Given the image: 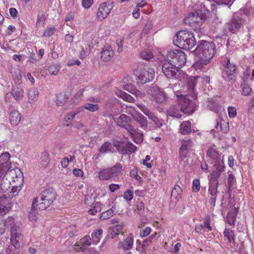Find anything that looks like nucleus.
Listing matches in <instances>:
<instances>
[{
    "label": "nucleus",
    "mask_w": 254,
    "mask_h": 254,
    "mask_svg": "<svg viewBox=\"0 0 254 254\" xmlns=\"http://www.w3.org/2000/svg\"><path fill=\"white\" fill-rule=\"evenodd\" d=\"M10 154L6 152L0 155V189L3 193L8 191L13 197L19 192L23 185V176L17 168L10 169Z\"/></svg>",
    "instance_id": "f257e3e1"
},
{
    "label": "nucleus",
    "mask_w": 254,
    "mask_h": 254,
    "mask_svg": "<svg viewBox=\"0 0 254 254\" xmlns=\"http://www.w3.org/2000/svg\"><path fill=\"white\" fill-rule=\"evenodd\" d=\"M56 192L53 189L49 188L42 191L32 201V208L44 210L48 208L54 201Z\"/></svg>",
    "instance_id": "f03ea898"
},
{
    "label": "nucleus",
    "mask_w": 254,
    "mask_h": 254,
    "mask_svg": "<svg viewBox=\"0 0 254 254\" xmlns=\"http://www.w3.org/2000/svg\"><path fill=\"white\" fill-rule=\"evenodd\" d=\"M175 44L181 49L189 50L196 44L193 33L191 31H180L174 39Z\"/></svg>",
    "instance_id": "7ed1b4c3"
},
{
    "label": "nucleus",
    "mask_w": 254,
    "mask_h": 254,
    "mask_svg": "<svg viewBox=\"0 0 254 254\" xmlns=\"http://www.w3.org/2000/svg\"><path fill=\"white\" fill-rule=\"evenodd\" d=\"M209 11L205 9H199L193 12H190L184 18L186 24L190 26L195 30L203 24L204 20L208 16Z\"/></svg>",
    "instance_id": "20e7f679"
},
{
    "label": "nucleus",
    "mask_w": 254,
    "mask_h": 254,
    "mask_svg": "<svg viewBox=\"0 0 254 254\" xmlns=\"http://www.w3.org/2000/svg\"><path fill=\"white\" fill-rule=\"evenodd\" d=\"M215 44L212 42L201 41L194 51L198 57H202L211 61L215 54Z\"/></svg>",
    "instance_id": "39448f33"
},
{
    "label": "nucleus",
    "mask_w": 254,
    "mask_h": 254,
    "mask_svg": "<svg viewBox=\"0 0 254 254\" xmlns=\"http://www.w3.org/2000/svg\"><path fill=\"white\" fill-rule=\"evenodd\" d=\"M134 74L136 76L137 82L143 84L153 79L154 71L148 65L140 64L134 71Z\"/></svg>",
    "instance_id": "423d86ee"
},
{
    "label": "nucleus",
    "mask_w": 254,
    "mask_h": 254,
    "mask_svg": "<svg viewBox=\"0 0 254 254\" xmlns=\"http://www.w3.org/2000/svg\"><path fill=\"white\" fill-rule=\"evenodd\" d=\"M167 58L170 62L178 68L184 66L187 62V58L184 52L180 50H173L169 52Z\"/></svg>",
    "instance_id": "0eeeda50"
},
{
    "label": "nucleus",
    "mask_w": 254,
    "mask_h": 254,
    "mask_svg": "<svg viewBox=\"0 0 254 254\" xmlns=\"http://www.w3.org/2000/svg\"><path fill=\"white\" fill-rule=\"evenodd\" d=\"M179 106L181 112L190 115L195 111L196 105L195 102L189 99L187 96H181L179 99Z\"/></svg>",
    "instance_id": "6e6552de"
},
{
    "label": "nucleus",
    "mask_w": 254,
    "mask_h": 254,
    "mask_svg": "<svg viewBox=\"0 0 254 254\" xmlns=\"http://www.w3.org/2000/svg\"><path fill=\"white\" fill-rule=\"evenodd\" d=\"M116 125L126 129L129 134L137 132V128L131 125L130 118L125 114H122L119 117L114 119Z\"/></svg>",
    "instance_id": "1a4fd4ad"
},
{
    "label": "nucleus",
    "mask_w": 254,
    "mask_h": 254,
    "mask_svg": "<svg viewBox=\"0 0 254 254\" xmlns=\"http://www.w3.org/2000/svg\"><path fill=\"white\" fill-rule=\"evenodd\" d=\"M222 65L224 68L225 74L230 81H235L236 78L237 67L235 64L227 57L222 61Z\"/></svg>",
    "instance_id": "9d476101"
},
{
    "label": "nucleus",
    "mask_w": 254,
    "mask_h": 254,
    "mask_svg": "<svg viewBox=\"0 0 254 254\" xmlns=\"http://www.w3.org/2000/svg\"><path fill=\"white\" fill-rule=\"evenodd\" d=\"M177 66L169 62L163 64L162 69L163 73L169 79H176L179 74Z\"/></svg>",
    "instance_id": "9b49d317"
},
{
    "label": "nucleus",
    "mask_w": 254,
    "mask_h": 254,
    "mask_svg": "<svg viewBox=\"0 0 254 254\" xmlns=\"http://www.w3.org/2000/svg\"><path fill=\"white\" fill-rule=\"evenodd\" d=\"M216 146L213 144L207 150L206 157L208 161L214 166L221 165V154L214 148Z\"/></svg>",
    "instance_id": "f8f14e48"
},
{
    "label": "nucleus",
    "mask_w": 254,
    "mask_h": 254,
    "mask_svg": "<svg viewBox=\"0 0 254 254\" xmlns=\"http://www.w3.org/2000/svg\"><path fill=\"white\" fill-rule=\"evenodd\" d=\"M112 8V6L109 2H104L100 3L96 12L97 20L102 21L107 18Z\"/></svg>",
    "instance_id": "ddd939ff"
},
{
    "label": "nucleus",
    "mask_w": 254,
    "mask_h": 254,
    "mask_svg": "<svg viewBox=\"0 0 254 254\" xmlns=\"http://www.w3.org/2000/svg\"><path fill=\"white\" fill-rule=\"evenodd\" d=\"M151 99L158 103H163L166 100V95L158 86H153L149 89Z\"/></svg>",
    "instance_id": "4468645a"
},
{
    "label": "nucleus",
    "mask_w": 254,
    "mask_h": 254,
    "mask_svg": "<svg viewBox=\"0 0 254 254\" xmlns=\"http://www.w3.org/2000/svg\"><path fill=\"white\" fill-rule=\"evenodd\" d=\"M244 20L240 17L233 16L230 22L228 23L227 26L229 30L232 33H235L243 25Z\"/></svg>",
    "instance_id": "2eb2a0df"
},
{
    "label": "nucleus",
    "mask_w": 254,
    "mask_h": 254,
    "mask_svg": "<svg viewBox=\"0 0 254 254\" xmlns=\"http://www.w3.org/2000/svg\"><path fill=\"white\" fill-rule=\"evenodd\" d=\"M115 52L110 45L104 46L101 52V58L105 63L110 62L114 57Z\"/></svg>",
    "instance_id": "dca6fc26"
},
{
    "label": "nucleus",
    "mask_w": 254,
    "mask_h": 254,
    "mask_svg": "<svg viewBox=\"0 0 254 254\" xmlns=\"http://www.w3.org/2000/svg\"><path fill=\"white\" fill-rule=\"evenodd\" d=\"M12 95L14 99L18 102L24 97V90L21 88L16 87L12 89L10 93H7L5 95L4 100L5 102L9 101V97Z\"/></svg>",
    "instance_id": "f3484780"
},
{
    "label": "nucleus",
    "mask_w": 254,
    "mask_h": 254,
    "mask_svg": "<svg viewBox=\"0 0 254 254\" xmlns=\"http://www.w3.org/2000/svg\"><path fill=\"white\" fill-rule=\"evenodd\" d=\"M18 230L19 227H14L10 230V244L16 249L20 247L19 241L22 237L21 234L17 232Z\"/></svg>",
    "instance_id": "a211bd4d"
},
{
    "label": "nucleus",
    "mask_w": 254,
    "mask_h": 254,
    "mask_svg": "<svg viewBox=\"0 0 254 254\" xmlns=\"http://www.w3.org/2000/svg\"><path fill=\"white\" fill-rule=\"evenodd\" d=\"M10 196L7 198L5 194L0 197V216L5 214L10 209Z\"/></svg>",
    "instance_id": "6ab92c4d"
},
{
    "label": "nucleus",
    "mask_w": 254,
    "mask_h": 254,
    "mask_svg": "<svg viewBox=\"0 0 254 254\" xmlns=\"http://www.w3.org/2000/svg\"><path fill=\"white\" fill-rule=\"evenodd\" d=\"M199 59L195 62L192 67L196 71H204L206 70L207 66L211 61L202 57H199Z\"/></svg>",
    "instance_id": "aec40b11"
},
{
    "label": "nucleus",
    "mask_w": 254,
    "mask_h": 254,
    "mask_svg": "<svg viewBox=\"0 0 254 254\" xmlns=\"http://www.w3.org/2000/svg\"><path fill=\"white\" fill-rule=\"evenodd\" d=\"M124 250L127 251L131 250L133 245V235L131 233H129L124 240L123 242L119 244Z\"/></svg>",
    "instance_id": "412c9836"
},
{
    "label": "nucleus",
    "mask_w": 254,
    "mask_h": 254,
    "mask_svg": "<svg viewBox=\"0 0 254 254\" xmlns=\"http://www.w3.org/2000/svg\"><path fill=\"white\" fill-rule=\"evenodd\" d=\"M8 119L12 126H16L21 121V115L18 110H13L9 115Z\"/></svg>",
    "instance_id": "4be33fe9"
},
{
    "label": "nucleus",
    "mask_w": 254,
    "mask_h": 254,
    "mask_svg": "<svg viewBox=\"0 0 254 254\" xmlns=\"http://www.w3.org/2000/svg\"><path fill=\"white\" fill-rule=\"evenodd\" d=\"M123 227L124 225L122 224H116L110 227L108 229V236L113 239L120 234H123Z\"/></svg>",
    "instance_id": "5701e85b"
},
{
    "label": "nucleus",
    "mask_w": 254,
    "mask_h": 254,
    "mask_svg": "<svg viewBox=\"0 0 254 254\" xmlns=\"http://www.w3.org/2000/svg\"><path fill=\"white\" fill-rule=\"evenodd\" d=\"M132 117L141 128L145 129L147 127L148 122L141 113L136 112L132 115Z\"/></svg>",
    "instance_id": "b1692460"
},
{
    "label": "nucleus",
    "mask_w": 254,
    "mask_h": 254,
    "mask_svg": "<svg viewBox=\"0 0 254 254\" xmlns=\"http://www.w3.org/2000/svg\"><path fill=\"white\" fill-rule=\"evenodd\" d=\"M215 167V170H213L210 174V179L209 180V182L212 183H217V184H218L217 180L221 177L222 172L224 171V169L221 165H219L218 166Z\"/></svg>",
    "instance_id": "393cba45"
},
{
    "label": "nucleus",
    "mask_w": 254,
    "mask_h": 254,
    "mask_svg": "<svg viewBox=\"0 0 254 254\" xmlns=\"http://www.w3.org/2000/svg\"><path fill=\"white\" fill-rule=\"evenodd\" d=\"M192 145V141L191 139L182 140L181 141V146L179 149L180 156L181 158H185L186 156V153L184 154L183 152L190 149Z\"/></svg>",
    "instance_id": "a878e982"
},
{
    "label": "nucleus",
    "mask_w": 254,
    "mask_h": 254,
    "mask_svg": "<svg viewBox=\"0 0 254 254\" xmlns=\"http://www.w3.org/2000/svg\"><path fill=\"white\" fill-rule=\"evenodd\" d=\"M68 95L66 92H61L56 95L55 103L58 106H63L67 101Z\"/></svg>",
    "instance_id": "bb28decb"
},
{
    "label": "nucleus",
    "mask_w": 254,
    "mask_h": 254,
    "mask_svg": "<svg viewBox=\"0 0 254 254\" xmlns=\"http://www.w3.org/2000/svg\"><path fill=\"white\" fill-rule=\"evenodd\" d=\"M238 213L236 207L232 208L228 212L227 216V222L230 225H234Z\"/></svg>",
    "instance_id": "cd10ccee"
},
{
    "label": "nucleus",
    "mask_w": 254,
    "mask_h": 254,
    "mask_svg": "<svg viewBox=\"0 0 254 254\" xmlns=\"http://www.w3.org/2000/svg\"><path fill=\"white\" fill-rule=\"evenodd\" d=\"M180 127V132L183 135L189 134L191 131V123L189 121L182 122Z\"/></svg>",
    "instance_id": "c85d7f7f"
},
{
    "label": "nucleus",
    "mask_w": 254,
    "mask_h": 254,
    "mask_svg": "<svg viewBox=\"0 0 254 254\" xmlns=\"http://www.w3.org/2000/svg\"><path fill=\"white\" fill-rule=\"evenodd\" d=\"M28 97L29 103H34L36 102L39 97V91L36 88H32L28 92Z\"/></svg>",
    "instance_id": "c756f323"
},
{
    "label": "nucleus",
    "mask_w": 254,
    "mask_h": 254,
    "mask_svg": "<svg viewBox=\"0 0 254 254\" xmlns=\"http://www.w3.org/2000/svg\"><path fill=\"white\" fill-rule=\"evenodd\" d=\"M103 232L102 228H98L96 230L93 232L91 234V239L93 245H96L100 241Z\"/></svg>",
    "instance_id": "7c9ffc66"
},
{
    "label": "nucleus",
    "mask_w": 254,
    "mask_h": 254,
    "mask_svg": "<svg viewBox=\"0 0 254 254\" xmlns=\"http://www.w3.org/2000/svg\"><path fill=\"white\" fill-rule=\"evenodd\" d=\"M182 191V188L179 185H175L171 193L172 200L178 201L181 196Z\"/></svg>",
    "instance_id": "2f4dec72"
},
{
    "label": "nucleus",
    "mask_w": 254,
    "mask_h": 254,
    "mask_svg": "<svg viewBox=\"0 0 254 254\" xmlns=\"http://www.w3.org/2000/svg\"><path fill=\"white\" fill-rule=\"evenodd\" d=\"M83 111L82 108H78L73 111L70 112L66 114L64 117V121L68 123H70L74 119H75L76 116L81 112Z\"/></svg>",
    "instance_id": "473e14b6"
},
{
    "label": "nucleus",
    "mask_w": 254,
    "mask_h": 254,
    "mask_svg": "<svg viewBox=\"0 0 254 254\" xmlns=\"http://www.w3.org/2000/svg\"><path fill=\"white\" fill-rule=\"evenodd\" d=\"M84 91V88L79 89L71 98V104L74 105L78 104L83 99L84 96L83 92Z\"/></svg>",
    "instance_id": "72a5a7b5"
},
{
    "label": "nucleus",
    "mask_w": 254,
    "mask_h": 254,
    "mask_svg": "<svg viewBox=\"0 0 254 254\" xmlns=\"http://www.w3.org/2000/svg\"><path fill=\"white\" fill-rule=\"evenodd\" d=\"M98 178L101 181H107L112 178L109 168L102 170L98 173Z\"/></svg>",
    "instance_id": "f704fd0d"
},
{
    "label": "nucleus",
    "mask_w": 254,
    "mask_h": 254,
    "mask_svg": "<svg viewBox=\"0 0 254 254\" xmlns=\"http://www.w3.org/2000/svg\"><path fill=\"white\" fill-rule=\"evenodd\" d=\"M124 150L122 152L123 154H130L134 153L136 149V147L131 142H127L124 146Z\"/></svg>",
    "instance_id": "c9c22d12"
},
{
    "label": "nucleus",
    "mask_w": 254,
    "mask_h": 254,
    "mask_svg": "<svg viewBox=\"0 0 254 254\" xmlns=\"http://www.w3.org/2000/svg\"><path fill=\"white\" fill-rule=\"evenodd\" d=\"M108 168L112 177L118 176L122 171V166L120 164H117L115 166Z\"/></svg>",
    "instance_id": "e433bc0d"
},
{
    "label": "nucleus",
    "mask_w": 254,
    "mask_h": 254,
    "mask_svg": "<svg viewBox=\"0 0 254 254\" xmlns=\"http://www.w3.org/2000/svg\"><path fill=\"white\" fill-rule=\"evenodd\" d=\"M168 114L174 118L180 119L182 117V115L180 113V111L178 107L176 106H172L168 110Z\"/></svg>",
    "instance_id": "4c0bfd02"
},
{
    "label": "nucleus",
    "mask_w": 254,
    "mask_h": 254,
    "mask_svg": "<svg viewBox=\"0 0 254 254\" xmlns=\"http://www.w3.org/2000/svg\"><path fill=\"white\" fill-rule=\"evenodd\" d=\"M224 237L227 239L228 242H234V230L230 228H225L223 232Z\"/></svg>",
    "instance_id": "58836bf2"
},
{
    "label": "nucleus",
    "mask_w": 254,
    "mask_h": 254,
    "mask_svg": "<svg viewBox=\"0 0 254 254\" xmlns=\"http://www.w3.org/2000/svg\"><path fill=\"white\" fill-rule=\"evenodd\" d=\"M61 69V66L57 64H53L47 67L46 69L50 74L56 75Z\"/></svg>",
    "instance_id": "ea45409f"
},
{
    "label": "nucleus",
    "mask_w": 254,
    "mask_h": 254,
    "mask_svg": "<svg viewBox=\"0 0 254 254\" xmlns=\"http://www.w3.org/2000/svg\"><path fill=\"white\" fill-rule=\"evenodd\" d=\"M80 108H83V111L84 109H86L90 112H94L97 111L99 109V105L98 104L86 103L84 104L83 107Z\"/></svg>",
    "instance_id": "a19ab883"
},
{
    "label": "nucleus",
    "mask_w": 254,
    "mask_h": 254,
    "mask_svg": "<svg viewBox=\"0 0 254 254\" xmlns=\"http://www.w3.org/2000/svg\"><path fill=\"white\" fill-rule=\"evenodd\" d=\"M117 95L122 98L124 100L130 103H133L134 102V99L129 94L126 93L123 91H120L118 93Z\"/></svg>",
    "instance_id": "79ce46f5"
},
{
    "label": "nucleus",
    "mask_w": 254,
    "mask_h": 254,
    "mask_svg": "<svg viewBox=\"0 0 254 254\" xmlns=\"http://www.w3.org/2000/svg\"><path fill=\"white\" fill-rule=\"evenodd\" d=\"M130 134L131 135V137L135 143L138 144L142 142L143 140V133L138 132V129L137 128L136 133Z\"/></svg>",
    "instance_id": "37998d69"
},
{
    "label": "nucleus",
    "mask_w": 254,
    "mask_h": 254,
    "mask_svg": "<svg viewBox=\"0 0 254 254\" xmlns=\"http://www.w3.org/2000/svg\"><path fill=\"white\" fill-rule=\"evenodd\" d=\"M141 58L146 61H149L154 57L152 52L149 50H145L140 53Z\"/></svg>",
    "instance_id": "c03bdc74"
},
{
    "label": "nucleus",
    "mask_w": 254,
    "mask_h": 254,
    "mask_svg": "<svg viewBox=\"0 0 254 254\" xmlns=\"http://www.w3.org/2000/svg\"><path fill=\"white\" fill-rule=\"evenodd\" d=\"M218 184L209 182L208 193L212 196H216Z\"/></svg>",
    "instance_id": "a18cd8bd"
},
{
    "label": "nucleus",
    "mask_w": 254,
    "mask_h": 254,
    "mask_svg": "<svg viewBox=\"0 0 254 254\" xmlns=\"http://www.w3.org/2000/svg\"><path fill=\"white\" fill-rule=\"evenodd\" d=\"M92 242V240L89 235L85 236L80 240V243L84 247L85 250L86 249L87 247H89L91 245Z\"/></svg>",
    "instance_id": "49530a36"
},
{
    "label": "nucleus",
    "mask_w": 254,
    "mask_h": 254,
    "mask_svg": "<svg viewBox=\"0 0 254 254\" xmlns=\"http://www.w3.org/2000/svg\"><path fill=\"white\" fill-rule=\"evenodd\" d=\"M3 223L5 229L10 228L11 230L12 228L18 227L15 225L14 219L12 217H8Z\"/></svg>",
    "instance_id": "de8ad7c7"
},
{
    "label": "nucleus",
    "mask_w": 254,
    "mask_h": 254,
    "mask_svg": "<svg viewBox=\"0 0 254 254\" xmlns=\"http://www.w3.org/2000/svg\"><path fill=\"white\" fill-rule=\"evenodd\" d=\"M56 29V27L54 26L52 27H47L43 31V36L45 37L52 36L55 33Z\"/></svg>",
    "instance_id": "09e8293b"
},
{
    "label": "nucleus",
    "mask_w": 254,
    "mask_h": 254,
    "mask_svg": "<svg viewBox=\"0 0 254 254\" xmlns=\"http://www.w3.org/2000/svg\"><path fill=\"white\" fill-rule=\"evenodd\" d=\"M114 213V211L112 209H110L102 213L100 216L101 220H107L112 217Z\"/></svg>",
    "instance_id": "8fccbe9b"
},
{
    "label": "nucleus",
    "mask_w": 254,
    "mask_h": 254,
    "mask_svg": "<svg viewBox=\"0 0 254 254\" xmlns=\"http://www.w3.org/2000/svg\"><path fill=\"white\" fill-rule=\"evenodd\" d=\"M221 131L224 134H227L229 131V125L228 122L223 120H220Z\"/></svg>",
    "instance_id": "3c124183"
},
{
    "label": "nucleus",
    "mask_w": 254,
    "mask_h": 254,
    "mask_svg": "<svg viewBox=\"0 0 254 254\" xmlns=\"http://www.w3.org/2000/svg\"><path fill=\"white\" fill-rule=\"evenodd\" d=\"M139 109L146 115L149 119L151 117L153 114L144 105L142 104H137Z\"/></svg>",
    "instance_id": "603ef678"
},
{
    "label": "nucleus",
    "mask_w": 254,
    "mask_h": 254,
    "mask_svg": "<svg viewBox=\"0 0 254 254\" xmlns=\"http://www.w3.org/2000/svg\"><path fill=\"white\" fill-rule=\"evenodd\" d=\"M130 175L131 177L134 178L139 183H142V178L138 174L136 169H132L130 172Z\"/></svg>",
    "instance_id": "864d4df0"
},
{
    "label": "nucleus",
    "mask_w": 254,
    "mask_h": 254,
    "mask_svg": "<svg viewBox=\"0 0 254 254\" xmlns=\"http://www.w3.org/2000/svg\"><path fill=\"white\" fill-rule=\"evenodd\" d=\"M242 94L244 96H248L249 95L251 92H252V89L250 87V86L246 83H244L242 85Z\"/></svg>",
    "instance_id": "5fc2aeb1"
},
{
    "label": "nucleus",
    "mask_w": 254,
    "mask_h": 254,
    "mask_svg": "<svg viewBox=\"0 0 254 254\" xmlns=\"http://www.w3.org/2000/svg\"><path fill=\"white\" fill-rule=\"evenodd\" d=\"M228 113L230 118L231 119L235 118L237 114L236 108L233 106L228 107Z\"/></svg>",
    "instance_id": "6e6d98bb"
},
{
    "label": "nucleus",
    "mask_w": 254,
    "mask_h": 254,
    "mask_svg": "<svg viewBox=\"0 0 254 254\" xmlns=\"http://www.w3.org/2000/svg\"><path fill=\"white\" fill-rule=\"evenodd\" d=\"M200 181L198 179H194L192 182V191L198 192L200 190Z\"/></svg>",
    "instance_id": "4d7b16f0"
},
{
    "label": "nucleus",
    "mask_w": 254,
    "mask_h": 254,
    "mask_svg": "<svg viewBox=\"0 0 254 254\" xmlns=\"http://www.w3.org/2000/svg\"><path fill=\"white\" fill-rule=\"evenodd\" d=\"M12 76L16 82L19 83L21 78L20 70L19 69H17L16 70H14L12 73Z\"/></svg>",
    "instance_id": "13d9d810"
},
{
    "label": "nucleus",
    "mask_w": 254,
    "mask_h": 254,
    "mask_svg": "<svg viewBox=\"0 0 254 254\" xmlns=\"http://www.w3.org/2000/svg\"><path fill=\"white\" fill-rule=\"evenodd\" d=\"M210 220L211 219L210 216H207L204 219V225H203L204 226V228H206L207 229V231H210L212 230V227L210 226Z\"/></svg>",
    "instance_id": "bf43d9fd"
},
{
    "label": "nucleus",
    "mask_w": 254,
    "mask_h": 254,
    "mask_svg": "<svg viewBox=\"0 0 254 254\" xmlns=\"http://www.w3.org/2000/svg\"><path fill=\"white\" fill-rule=\"evenodd\" d=\"M151 232V228L149 227H146L144 229L140 231L139 236L141 238H143L149 235Z\"/></svg>",
    "instance_id": "052dcab7"
},
{
    "label": "nucleus",
    "mask_w": 254,
    "mask_h": 254,
    "mask_svg": "<svg viewBox=\"0 0 254 254\" xmlns=\"http://www.w3.org/2000/svg\"><path fill=\"white\" fill-rule=\"evenodd\" d=\"M123 197L126 200L130 201L133 198L132 191L130 190H127L124 192Z\"/></svg>",
    "instance_id": "680f3d73"
},
{
    "label": "nucleus",
    "mask_w": 254,
    "mask_h": 254,
    "mask_svg": "<svg viewBox=\"0 0 254 254\" xmlns=\"http://www.w3.org/2000/svg\"><path fill=\"white\" fill-rule=\"evenodd\" d=\"M110 143L108 142L104 143L100 147V153H106L110 150Z\"/></svg>",
    "instance_id": "e2e57ef3"
},
{
    "label": "nucleus",
    "mask_w": 254,
    "mask_h": 254,
    "mask_svg": "<svg viewBox=\"0 0 254 254\" xmlns=\"http://www.w3.org/2000/svg\"><path fill=\"white\" fill-rule=\"evenodd\" d=\"M158 127H161L163 126L162 121L158 119L154 114L151 116V117L149 118Z\"/></svg>",
    "instance_id": "0e129e2a"
},
{
    "label": "nucleus",
    "mask_w": 254,
    "mask_h": 254,
    "mask_svg": "<svg viewBox=\"0 0 254 254\" xmlns=\"http://www.w3.org/2000/svg\"><path fill=\"white\" fill-rule=\"evenodd\" d=\"M93 3V0H82L81 5L85 9H88L92 6Z\"/></svg>",
    "instance_id": "69168bd1"
},
{
    "label": "nucleus",
    "mask_w": 254,
    "mask_h": 254,
    "mask_svg": "<svg viewBox=\"0 0 254 254\" xmlns=\"http://www.w3.org/2000/svg\"><path fill=\"white\" fill-rule=\"evenodd\" d=\"M199 76H191L189 80V85L193 88Z\"/></svg>",
    "instance_id": "338daca9"
},
{
    "label": "nucleus",
    "mask_w": 254,
    "mask_h": 254,
    "mask_svg": "<svg viewBox=\"0 0 254 254\" xmlns=\"http://www.w3.org/2000/svg\"><path fill=\"white\" fill-rule=\"evenodd\" d=\"M45 17L43 14L38 15L36 22V26L39 27L41 25H43L45 22Z\"/></svg>",
    "instance_id": "774afa93"
}]
</instances>
